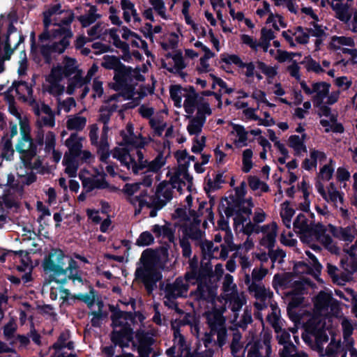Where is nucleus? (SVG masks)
Wrapping results in <instances>:
<instances>
[{
  "label": "nucleus",
  "instance_id": "obj_20",
  "mask_svg": "<svg viewBox=\"0 0 357 357\" xmlns=\"http://www.w3.org/2000/svg\"><path fill=\"white\" fill-rule=\"evenodd\" d=\"M1 155L6 160H12L14 156V149L12 144V140L6 134L3 136L0 143Z\"/></svg>",
  "mask_w": 357,
  "mask_h": 357
},
{
  "label": "nucleus",
  "instance_id": "obj_32",
  "mask_svg": "<svg viewBox=\"0 0 357 357\" xmlns=\"http://www.w3.org/2000/svg\"><path fill=\"white\" fill-rule=\"evenodd\" d=\"M122 64L120 58L113 55H104L101 63L102 66L105 69L114 70V71Z\"/></svg>",
  "mask_w": 357,
  "mask_h": 357
},
{
  "label": "nucleus",
  "instance_id": "obj_52",
  "mask_svg": "<svg viewBox=\"0 0 357 357\" xmlns=\"http://www.w3.org/2000/svg\"><path fill=\"white\" fill-rule=\"evenodd\" d=\"M173 61L174 62V70L176 72H179L182 70L186 67V64L185 63L183 54L181 50H177L174 54Z\"/></svg>",
  "mask_w": 357,
  "mask_h": 357
},
{
  "label": "nucleus",
  "instance_id": "obj_45",
  "mask_svg": "<svg viewBox=\"0 0 357 357\" xmlns=\"http://www.w3.org/2000/svg\"><path fill=\"white\" fill-rule=\"evenodd\" d=\"M183 232L184 235L188 236L192 240H199L202 238V231L199 227H195L193 225L184 226Z\"/></svg>",
  "mask_w": 357,
  "mask_h": 357
},
{
  "label": "nucleus",
  "instance_id": "obj_10",
  "mask_svg": "<svg viewBox=\"0 0 357 357\" xmlns=\"http://www.w3.org/2000/svg\"><path fill=\"white\" fill-rule=\"evenodd\" d=\"M127 133L124 130L121 131V136L123 139V144L130 146L136 149H143L147 144L146 138L141 134L137 136L134 132V127L131 123L126 126Z\"/></svg>",
  "mask_w": 357,
  "mask_h": 357
},
{
  "label": "nucleus",
  "instance_id": "obj_40",
  "mask_svg": "<svg viewBox=\"0 0 357 357\" xmlns=\"http://www.w3.org/2000/svg\"><path fill=\"white\" fill-rule=\"evenodd\" d=\"M98 306V312H91V314L93 316V317L91 319V324L93 326H98L99 324L98 321L99 319H105L107 318L108 313L107 312H103L102 308L104 306V303L102 301H99L97 303Z\"/></svg>",
  "mask_w": 357,
  "mask_h": 357
},
{
  "label": "nucleus",
  "instance_id": "obj_50",
  "mask_svg": "<svg viewBox=\"0 0 357 357\" xmlns=\"http://www.w3.org/2000/svg\"><path fill=\"white\" fill-rule=\"evenodd\" d=\"M110 188L112 190H115L114 186L110 187L109 183L104 178H91V191L93 189H106Z\"/></svg>",
  "mask_w": 357,
  "mask_h": 357
},
{
  "label": "nucleus",
  "instance_id": "obj_17",
  "mask_svg": "<svg viewBox=\"0 0 357 357\" xmlns=\"http://www.w3.org/2000/svg\"><path fill=\"white\" fill-rule=\"evenodd\" d=\"M169 226L170 224L167 222H166V224L163 226L156 224L151 227V231L155 234L156 238L162 236L163 238H167L170 243H174L175 239V231Z\"/></svg>",
  "mask_w": 357,
  "mask_h": 357
},
{
  "label": "nucleus",
  "instance_id": "obj_15",
  "mask_svg": "<svg viewBox=\"0 0 357 357\" xmlns=\"http://www.w3.org/2000/svg\"><path fill=\"white\" fill-rule=\"evenodd\" d=\"M39 146L44 145V151L47 154H52L54 162H58L61 158L62 153L55 149L56 146V135L52 132L44 131L43 142L37 144Z\"/></svg>",
  "mask_w": 357,
  "mask_h": 357
},
{
  "label": "nucleus",
  "instance_id": "obj_6",
  "mask_svg": "<svg viewBox=\"0 0 357 357\" xmlns=\"http://www.w3.org/2000/svg\"><path fill=\"white\" fill-rule=\"evenodd\" d=\"M64 259L65 256L61 250H53L44 259L43 264L44 270L52 273V276L54 278L52 282L56 284L61 283V280L59 281L55 278L56 276H66L68 273V271L65 270L64 268Z\"/></svg>",
  "mask_w": 357,
  "mask_h": 357
},
{
  "label": "nucleus",
  "instance_id": "obj_46",
  "mask_svg": "<svg viewBox=\"0 0 357 357\" xmlns=\"http://www.w3.org/2000/svg\"><path fill=\"white\" fill-rule=\"evenodd\" d=\"M289 203L290 202L289 201H285L283 203V205H286L287 206L284 208V211L280 213L284 224L288 228H290V222L295 213V210L294 208L288 207Z\"/></svg>",
  "mask_w": 357,
  "mask_h": 357
},
{
  "label": "nucleus",
  "instance_id": "obj_34",
  "mask_svg": "<svg viewBox=\"0 0 357 357\" xmlns=\"http://www.w3.org/2000/svg\"><path fill=\"white\" fill-rule=\"evenodd\" d=\"M222 211H224L227 218L228 219L236 213L237 208L229 203V198L223 197H222V202L218 206V212H222Z\"/></svg>",
  "mask_w": 357,
  "mask_h": 357
},
{
  "label": "nucleus",
  "instance_id": "obj_42",
  "mask_svg": "<svg viewBox=\"0 0 357 357\" xmlns=\"http://www.w3.org/2000/svg\"><path fill=\"white\" fill-rule=\"evenodd\" d=\"M262 348V343L261 340H257L253 343H248L245 350L248 349L247 357H260V349Z\"/></svg>",
  "mask_w": 357,
  "mask_h": 357
},
{
  "label": "nucleus",
  "instance_id": "obj_36",
  "mask_svg": "<svg viewBox=\"0 0 357 357\" xmlns=\"http://www.w3.org/2000/svg\"><path fill=\"white\" fill-rule=\"evenodd\" d=\"M326 231V227L321 223L308 225L304 232L310 234H312L316 237L317 239L321 238Z\"/></svg>",
  "mask_w": 357,
  "mask_h": 357
},
{
  "label": "nucleus",
  "instance_id": "obj_7",
  "mask_svg": "<svg viewBox=\"0 0 357 357\" xmlns=\"http://www.w3.org/2000/svg\"><path fill=\"white\" fill-rule=\"evenodd\" d=\"M132 68L126 66L123 63L114 71V83L112 84V89L116 91H123V96L127 95L130 99L133 94V87L128 84L132 79Z\"/></svg>",
  "mask_w": 357,
  "mask_h": 357
},
{
  "label": "nucleus",
  "instance_id": "obj_63",
  "mask_svg": "<svg viewBox=\"0 0 357 357\" xmlns=\"http://www.w3.org/2000/svg\"><path fill=\"white\" fill-rule=\"evenodd\" d=\"M306 69L308 72L312 71L317 74L324 72L321 65L311 57L307 61Z\"/></svg>",
  "mask_w": 357,
  "mask_h": 357
},
{
  "label": "nucleus",
  "instance_id": "obj_24",
  "mask_svg": "<svg viewBox=\"0 0 357 357\" xmlns=\"http://www.w3.org/2000/svg\"><path fill=\"white\" fill-rule=\"evenodd\" d=\"M86 118L80 114L70 115L68 116L66 127L71 130H81L86 124Z\"/></svg>",
  "mask_w": 357,
  "mask_h": 357
},
{
  "label": "nucleus",
  "instance_id": "obj_62",
  "mask_svg": "<svg viewBox=\"0 0 357 357\" xmlns=\"http://www.w3.org/2000/svg\"><path fill=\"white\" fill-rule=\"evenodd\" d=\"M336 10L337 17L343 22H346L349 20V16L347 13V9L341 3H337L335 8Z\"/></svg>",
  "mask_w": 357,
  "mask_h": 357
},
{
  "label": "nucleus",
  "instance_id": "obj_57",
  "mask_svg": "<svg viewBox=\"0 0 357 357\" xmlns=\"http://www.w3.org/2000/svg\"><path fill=\"white\" fill-rule=\"evenodd\" d=\"M206 281L207 280H193L192 282H189L191 284H197V289L195 291V294L200 298H204L206 291L205 288L206 287Z\"/></svg>",
  "mask_w": 357,
  "mask_h": 357
},
{
  "label": "nucleus",
  "instance_id": "obj_43",
  "mask_svg": "<svg viewBox=\"0 0 357 357\" xmlns=\"http://www.w3.org/2000/svg\"><path fill=\"white\" fill-rule=\"evenodd\" d=\"M154 243V237L150 231H145L140 234L136 241V245L139 247H145Z\"/></svg>",
  "mask_w": 357,
  "mask_h": 357
},
{
  "label": "nucleus",
  "instance_id": "obj_47",
  "mask_svg": "<svg viewBox=\"0 0 357 357\" xmlns=\"http://www.w3.org/2000/svg\"><path fill=\"white\" fill-rule=\"evenodd\" d=\"M204 123L192 118L187 126V130L190 135H198L201 132Z\"/></svg>",
  "mask_w": 357,
  "mask_h": 357
},
{
  "label": "nucleus",
  "instance_id": "obj_61",
  "mask_svg": "<svg viewBox=\"0 0 357 357\" xmlns=\"http://www.w3.org/2000/svg\"><path fill=\"white\" fill-rule=\"evenodd\" d=\"M252 322L251 311L245 309L242 315L241 319L238 323V326L241 328L245 329L249 324Z\"/></svg>",
  "mask_w": 357,
  "mask_h": 357
},
{
  "label": "nucleus",
  "instance_id": "obj_12",
  "mask_svg": "<svg viewBox=\"0 0 357 357\" xmlns=\"http://www.w3.org/2000/svg\"><path fill=\"white\" fill-rule=\"evenodd\" d=\"M15 254L16 261L18 260L21 262L20 265L17 266V269L20 272L24 273L22 275V280L24 283H27L31 280V273L33 267L29 254L22 250L15 252Z\"/></svg>",
  "mask_w": 357,
  "mask_h": 357
},
{
  "label": "nucleus",
  "instance_id": "obj_8",
  "mask_svg": "<svg viewBox=\"0 0 357 357\" xmlns=\"http://www.w3.org/2000/svg\"><path fill=\"white\" fill-rule=\"evenodd\" d=\"M119 327V330L116 328H113L109 335L110 340L114 346L121 349L129 347L130 344L133 342V329L127 322Z\"/></svg>",
  "mask_w": 357,
  "mask_h": 357
},
{
  "label": "nucleus",
  "instance_id": "obj_49",
  "mask_svg": "<svg viewBox=\"0 0 357 357\" xmlns=\"http://www.w3.org/2000/svg\"><path fill=\"white\" fill-rule=\"evenodd\" d=\"M257 68L268 77L273 78L277 75V68L275 67L268 66L264 62L257 61Z\"/></svg>",
  "mask_w": 357,
  "mask_h": 357
},
{
  "label": "nucleus",
  "instance_id": "obj_14",
  "mask_svg": "<svg viewBox=\"0 0 357 357\" xmlns=\"http://www.w3.org/2000/svg\"><path fill=\"white\" fill-rule=\"evenodd\" d=\"M62 72L60 68H52L47 81L49 82L47 91L54 96H59L64 91V86L60 84L62 80Z\"/></svg>",
  "mask_w": 357,
  "mask_h": 357
},
{
  "label": "nucleus",
  "instance_id": "obj_23",
  "mask_svg": "<svg viewBox=\"0 0 357 357\" xmlns=\"http://www.w3.org/2000/svg\"><path fill=\"white\" fill-rule=\"evenodd\" d=\"M236 288V284H234V290L232 291L231 293L227 295L226 298V301L229 303V307L231 310L234 312H238V311H240L245 303L240 298L237 291L235 290Z\"/></svg>",
  "mask_w": 357,
  "mask_h": 357
},
{
  "label": "nucleus",
  "instance_id": "obj_38",
  "mask_svg": "<svg viewBox=\"0 0 357 357\" xmlns=\"http://www.w3.org/2000/svg\"><path fill=\"white\" fill-rule=\"evenodd\" d=\"M197 111L196 116L194 118L205 123L206 116H210L212 114V110L210 107L209 103L204 102V104H202L200 107H197Z\"/></svg>",
  "mask_w": 357,
  "mask_h": 357
},
{
  "label": "nucleus",
  "instance_id": "obj_41",
  "mask_svg": "<svg viewBox=\"0 0 357 357\" xmlns=\"http://www.w3.org/2000/svg\"><path fill=\"white\" fill-rule=\"evenodd\" d=\"M253 155V152L251 149H247L243 152V168L242 171L244 173H248L253 165L252 158Z\"/></svg>",
  "mask_w": 357,
  "mask_h": 357
},
{
  "label": "nucleus",
  "instance_id": "obj_22",
  "mask_svg": "<svg viewBox=\"0 0 357 357\" xmlns=\"http://www.w3.org/2000/svg\"><path fill=\"white\" fill-rule=\"evenodd\" d=\"M208 261L204 262L202 259L199 270L197 273L196 279L199 281L201 280H207L208 279L211 278L213 276V267L211 262V259L207 258Z\"/></svg>",
  "mask_w": 357,
  "mask_h": 357
},
{
  "label": "nucleus",
  "instance_id": "obj_37",
  "mask_svg": "<svg viewBox=\"0 0 357 357\" xmlns=\"http://www.w3.org/2000/svg\"><path fill=\"white\" fill-rule=\"evenodd\" d=\"M185 99L183 103V107L185 112L188 114H192L195 112V109L197 105V98L198 94L195 95H186Z\"/></svg>",
  "mask_w": 357,
  "mask_h": 357
},
{
  "label": "nucleus",
  "instance_id": "obj_53",
  "mask_svg": "<svg viewBox=\"0 0 357 357\" xmlns=\"http://www.w3.org/2000/svg\"><path fill=\"white\" fill-rule=\"evenodd\" d=\"M293 225L295 229H299L301 231L304 232L308 225V220L304 214L299 213L294 220Z\"/></svg>",
  "mask_w": 357,
  "mask_h": 357
},
{
  "label": "nucleus",
  "instance_id": "obj_13",
  "mask_svg": "<svg viewBox=\"0 0 357 357\" xmlns=\"http://www.w3.org/2000/svg\"><path fill=\"white\" fill-rule=\"evenodd\" d=\"M340 301L334 298L331 294L321 291L315 297L314 307L320 310H327L331 307L332 310L338 309Z\"/></svg>",
  "mask_w": 357,
  "mask_h": 357
},
{
  "label": "nucleus",
  "instance_id": "obj_18",
  "mask_svg": "<svg viewBox=\"0 0 357 357\" xmlns=\"http://www.w3.org/2000/svg\"><path fill=\"white\" fill-rule=\"evenodd\" d=\"M83 139L78 136L77 134H72L70 137L66 141V145L68 148L69 152L66 154L75 155L78 157L81 153L82 149Z\"/></svg>",
  "mask_w": 357,
  "mask_h": 357
},
{
  "label": "nucleus",
  "instance_id": "obj_28",
  "mask_svg": "<svg viewBox=\"0 0 357 357\" xmlns=\"http://www.w3.org/2000/svg\"><path fill=\"white\" fill-rule=\"evenodd\" d=\"M226 171H223L221 172H218L215 178L214 181L208 178L206 182V185L204 187V190L206 193L210 192L211 191H215L220 188V184L225 183V180L223 178L224 174Z\"/></svg>",
  "mask_w": 357,
  "mask_h": 357
},
{
  "label": "nucleus",
  "instance_id": "obj_59",
  "mask_svg": "<svg viewBox=\"0 0 357 357\" xmlns=\"http://www.w3.org/2000/svg\"><path fill=\"white\" fill-rule=\"evenodd\" d=\"M266 94L264 91L259 90L257 91L253 92L251 97L258 102L265 103L268 107L271 108L275 107V104L271 103L268 101V100L266 98Z\"/></svg>",
  "mask_w": 357,
  "mask_h": 357
},
{
  "label": "nucleus",
  "instance_id": "obj_48",
  "mask_svg": "<svg viewBox=\"0 0 357 357\" xmlns=\"http://www.w3.org/2000/svg\"><path fill=\"white\" fill-rule=\"evenodd\" d=\"M221 61L225 63L227 65L231 63L235 64L241 68L243 66V61L241 60L240 56L236 54H221Z\"/></svg>",
  "mask_w": 357,
  "mask_h": 357
},
{
  "label": "nucleus",
  "instance_id": "obj_19",
  "mask_svg": "<svg viewBox=\"0 0 357 357\" xmlns=\"http://www.w3.org/2000/svg\"><path fill=\"white\" fill-rule=\"evenodd\" d=\"M319 89L314 91L316 94L312 97V102L314 107L321 106L324 100L329 94L331 84L326 82H319Z\"/></svg>",
  "mask_w": 357,
  "mask_h": 357
},
{
  "label": "nucleus",
  "instance_id": "obj_3",
  "mask_svg": "<svg viewBox=\"0 0 357 357\" xmlns=\"http://www.w3.org/2000/svg\"><path fill=\"white\" fill-rule=\"evenodd\" d=\"M153 256V251L151 249L143 251L140 259L142 266L137 267L135 272V279L143 283L149 295L153 293L157 287V282L162 278V273L157 269L152 261Z\"/></svg>",
  "mask_w": 357,
  "mask_h": 357
},
{
  "label": "nucleus",
  "instance_id": "obj_51",
  "mask_svg": "<svg viewBox=\"0 0 357 357\" xmlns=\"http://www.w3.org/2000/svg\"><path fill=\"white\" fill-rule=\"evenodd\" d=\"M241 335L239 333H234L230 348L233 356H236L241 351L243 346L241 343Z\"/></svg>",
  "mask_w": 357,
  "mask_h": 357
},
{
  "label": "nucleus",
  "instance_id": "obj_4",
  "mask_svg": "<svg viewBox=\"0 0 357 357\" xmlns=\"http://www.w3.org/2000/svg\"><path fill=\"white\" fill-rule=\"evenodd\" d=\"M54 68H60L62 72V78L68 77L67 92L69 94H73L77 89H80L86 84V78L89 71L84 77L82 70L79 68L77 61L73 58L66 56L62 65Z\"/></svg>",
  "mask_w": 357,
  "mask_h": 357
},
{
  "label": "nucleus",
  "instance_id": "obj_11",
  "mask_svg": "<svg viewBox=\"0 0 357 357\" xmlns=\"http://www.w3.org/2000/svg\"><path fill=\"white\" fill-rule=\"evenodd\" d=\"M13 90L15 91L19 98L23 101L29 102L32 106L37 103L33 97L31 84L29 85L26 82L22 80L14 82L8 92H13Z\"/></svg>",
  "mask_w": 357,
  "mask_h": 357
},
{
  "label": "nucleus",
  "instance_id": "obj_30",
  "mask_svg": "<svg viewBox=\"0 0 357 357\" xmlns=\"http://www.w3.org/2000/svg\"><path fill=\"white\" fill-rule=\"evenodd\" d=\"M79 178L82 181L83 191L78 196L77 199L79 202H84L89 192V176L86 170L81 171L79 173Z\"/></svg>",
  "mask_w": 357,
  "mask_h": 357
},
{
  "label": "nucleus",
  "instance_id": "obj_60",
  "mask_svg": "<svg viewBox=\"0 0 357 357\" xmlns=\"http://www.w3.org/2000/svg\"><path fill=\"white\" fill-rule=\"evenodd\" d=\"M334 169L330 165H324L319 171V176L323 180L329 181L332 178Z\"/></svg>",
  "mask_w": 357,
  "mask_h": 357
},
{
  "label": "nucleus",
  "instance_id": "obj_9",
  "mask_svg": "<svg viewBox=\"0 0 357 357\" xmlns=\"http://www.w3.org/2000/svg\"><path fill=\"white\" fill-rule=\"evenodd\" d=\"M135 337L138 343V357L157 356V354L154 352L153 348L152 347L155 340L149 333L141 330L137 331Z\"/></svg>",
  "mask_w": 357,
  "mask_h": 357
},
{
  "label": "nucleus",
  "instance_id": "obj_2",
  "mask_svg": "<svg viewBox=\"0 0 357 357\" xmlns=\"http://www.w3.org/2000/svg\"><path fill=\"white\" fill-rule=\"evenodd\" d=\"M8 102V111L19 121L21 137L16 144V150L20 154L24 165L30 169H38L42 162L37 158V146L33 142L31 137V128L27 115L15 105L13 96L6 94Z\"/></svg>",
  "mask_w": 357,
  "mask_h": 357
},
{
  "label": "nucleus",
  "instance_id": "obj_31",
  "mask_svg": "<svg viewBox=\"0 0 357 357\" xmlns=\"http://www.w3.org/2000/svg\"><path fill=\"white\" fill-rule=\"evenodd\" d=\"M109 308L112 312V327L114 328L119 326H123V324H126L121 321V319L123 318V311L121 310L118 306H114L113 305H109Z\"/></svg>",
  "mask_w": 357,
  "mask_h": 357
},
{
  "label": "nucleus",
  "instance_id": "obj_35",
  "mask_svg": "<svg viewBox=\"0 0 357 357\" xmlns=\"http://www.w3.org/2000/svg\"><path fill=\"white\" fill-rule=\"evenodd\" d=\"M166 163L163 157V153L160 152L157 156L150 162H148L146 167L149 172H158Z\"/></svg>",
  "mask_w": 357,
  "mask_h": 357
},
{
  "label": "nucleus",
  "instance_id": "obj_21",
  "mask_svg": "<svg viewBox=\"0 0 357 357\" xmlns=\"http://www.w3.org/2000/svg\"><path fill=\"white\" fill-rule=\"evenodd\" d=\"M183 289H186L181 280L176 279L173 284H167L165 289L166 298H176L181 296Z\"/></svg>",
  "mask_w": 357,
  "mask_h": 357
},
{
  "label": "nucleus",
  "instance_id": "obj_39",
  "mask_svg": "<svg viewBox=\"0 0 357 357\" xmlns=\"http://www.w3.org/2000/svg\"><path fill=\"white\" fill-rule=\"evenodd\" d=\"M289 146L293 148L297 153H299L301 151L304 152L307 151V148L305 145V143L303 142L301 137L296 135H293L289 137Z\"/></svg>",
  "mask_w": 357,
  "mask_h": 357
},
{
  "label": "nucleus",
  "instance_id": "obj_44",
  "mask_svg": "<svg viewBox=\"0 0 357 357\" xmlns=\"http://www.w3.org/2000/svg\"><path fill=\"white\" fill-rule=\"evenodd\" d=\"M200 248L202 250L203 259H209L215 258L213 256V243L211 241L206 240L200 243Z\"/></svg>",
  "mask_w": 357,
  "mask_h": 357
},
{
  "label": "nucleus",
  "instance_id": "obj_54",
  "mask_svg": "<svg viewBox=\"0 0 357 357\" xmlns=\"http://www.w3.org/2000/svg\"><path fill=\"white\" fill-rule=\"evenodd\" d=\"M206 137L202 136L200 139L197 137L193 139V144L191 151L194 153H201L204 148L206 146Z\"/></svg>",
  "mask_w": 357,
  "mask_h": 357
},
{
  "label": "nucleus",
  "instance_id": "obj_29",
  "mask_svg": "<svg viewBox=\"0 0 357 357\" xmlns=\"http://www.w3.org/2000/svg\"><path fill=\"white\" fill-rule=\"evenodd\" d=\"M199 259L196 255H194L192 259L189 260V271L185 273V280L187 282H192L196 279L197 273L199 270Z\"/></svg>",
  "mask_w": 357,
  "mask_h": 357
},
{
  "label": "nucleus",
  "instance_id": "obj_56",
  "mask_svg": "<svg viewBox=\"0 0 357 357\" xmlns=\"http://www.w3.org/2000/svg\"><path fill=\"white\" fill-rule=\"evenodd\" d=\"M165 184L160 183L156 188V195H158V194H161V195L165 198L164 200L168 202L173 197V190L169 188L165 189Z\"/></svg>",
  "mask_w": 357,
  "mask_h": 357
},
{
  "label": "nucleus",
  "instance_id": "obj_25",
  "mask_svg": "<svg viewBox=\"0 0 357 357\" xmlns=\"http://www.w3.org/2000/svg\"><path fill=\"white\" fill-rule=\"evenodd\" d=\"M63 164L66 167L65 172L70 177L76 176L78 168L77 157L65 154L63 160Z\"/></svg>",
  "mask_w": 357,
  "mask_h": 357
},
{
  "label": "nucleus",
  "instance_id": "obj_55",
  "mask_svg": "<svg viewBox=\"0 0 357 357\" xmlns=\"http://www.w3.org/2000/svg\"><path fill=\"white\" fill-rule=\"evenodd\" d=\"M339 239L347 242H352L354 240V235L351 234V228L350 227H341L339 233Z\"/></svg>",
  "mask_w": 357,
  "mask_h": 357
},
{
  "label": "nucleus",
  "instance_id": "obj_16",
  "mask_svg": "<svg viewBox=\"0 0 357 357\" xmlns=\"http://www.w3.org/2000/svg\"><path fill=\"white\" fill-rule=\"evenodd\" d=\"M77 263L72 259L68 261V266L65 268L68 271V273L61 280V283H65L66 282V277L68 276L70 279L73 280L74 284L77 286L84 285L86 288L89 287L86 279H83L79 274L77 273Z\"/></svg>",
  "mask_w": 357,
  "mask_h": 357
},
{
  "label": "nucleus",
  "instance_id": "obj_64",
  "mask_svg": "<svg viewBox=\"0 0 357 357\" xmlns=\"http://www.w3.org/2000/svg\"><path fill=\"white\" fill-rule=\"evenodd\" d=\"M342 326L343 337L344 340H347L349 337H351V335L353 334V331H354L353 326L349 319H344L342 321Z\"/></svg>",
  "mask_w": 357,
  "mask_h": 357
},
{
  "label": "nucleus",
  "instance_id": "obj_1",
  "mask_svg": "<svg viewBox=\"0 0 357 357\" xmlns=\"http://www.w3.org/2000/svg\"><path fill=\"white\" fill-rule=\"evenodd\" d=\"M74 15L70 10H61L59 4L50 7L44 12V24L46 30L40 36V52L47 62L52 53H63L69 45L73 33L68 27Z\"/></svg>",
  "mask_w": 357,
  "mask_h": 357
},
{
  "label": "nucleus",
  "instance_id": "obj_33",
  "mask_svg": "<svg viewBox=\"0 0 357 357\" xmlns=\"http://www.w3.org/2000/svg\"><path fill=\"white\" fill-rule=\"evenodd\" d=\"M96 125H91V144L98 146L97 152L109 151V143L107 140H105L103 139V140H100L99 143L98 144V137L96 135Z\"/></svg>",
  "mask_w": 357,
  "mask_h": 357
},
{
  "label": "nucleus",
  "instance_id": "obj_58",
  "mask_svg": "<svg viewBox=\"0 0 357 357\" xmlns=\"http://www.w3.org/2000/svg\"><path fill=\"white\" fill-rule=\"evenodd\" d=\"M28 68L26 55L24 52L20 53V61H19V67L17 73L19 76L22 77L26 74Z\"/></svg>",
  "mask_w": 357,
  "mask_h": 357
},
{
  "label": "nucleus",
  "instance_id": "obj_26",
  "mask_svg": "<svg viewBox=\"0 0 357 357\" xmlns=\"http://www.w3.org/2000/svg\"><path fill=\"white\" fill-rule=\"evenodd\" d=\"M277 231L278 225L273 221L271 222V231L260 240V245L266 247L268 250L273 249L275 244Z\"/></svg>",
  "mask_w": 357,
  "mask_h": 357
},
{
  "label": "nucleus",
  "instance_id": "obj_27",
  "mask_svg": "<svg viewBox=\"0 0 357 357\" xmlns=\"http://www.w3.org/2000/svg\"><path fill=\"white\" fill-rule=\"evenodd\" d=\"M136 153L137 156V162L135 160V158L131 155L130 162L132 164V172L135 174H138L139 171L146 168L148 161L144 160V153L141 150L137 149Z\"/></svg>",
  "mask_w": 357,
  "mask_h": 357
},
{
  "label": "nucleus",
  "instance_id": "obj_5",
  "mask_svg": "<svg viewBox=\"0 0 357 357\" xmlns=\"http://www.w3.org/2000/svg\"><path fill=\"white\" fill-rule=\"evenodd\" d=\"M34 112L38 116L36 121V129L34 131V140L37 144L43 142V126L53 128L55 126V119L50 107L44 103H36L33 106Z\"/></svg>",
  "mask_w": 357,
  "mask_h": 357
}]
</instances>
